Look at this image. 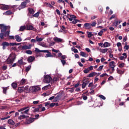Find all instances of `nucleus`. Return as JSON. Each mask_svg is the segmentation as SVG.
<instances>
[{
  "label": "nucleus",
  "instance_id": "473e14b6",
  "mask_svg": "<svg viewBox=\"0 0 129 129\" xmlns=\"http://www.w3.org/2000/svg\"><path fill=\"white\" fill-rule=\"evenodd\" d=\"M40 12H37L36 13L34 14L33 15V17H34V18H38L39 15H40Z\"/></svg>",
  "mask_w": 129,
  "mask_h": 129
},
{
  "label": "nucleus",
  "instance_id": "49530a36",
  "mask_svg": "<svg viewBox=\"0 0 129 129\" xmlns=\"http://www.w3.org/2000/svg\"><path fill=\"white\" fill-rule=\"evenodd\" d=\"M103 68V66H100L98 69H97V71H101L102 69Z\"/></svg>",
  "mask_w": 129,
  "mask_h": 129
},
{
  "label": "nucleus",
  "instance_id": "9b49d317",
  "mask_svg": "<svg viewBox=\"0 0 129 129\" xmlns=\"http://www.w3.org/2000/svg\"><path fill=\"white\" fill-rule=\"evenodd\" d=\"M109 67L112 69V71L113 72L114 71V68L115 67V62L113 61L110 62Z\"/></svg>",
  "mask_w": 129,
  "mask_h": 129
},
{
  "label": "nucleus",
  "instance_id": "de8ad7c7",
  "mask_svg": "<svg viewBox=\"0 0 129 129\" xmlns=\"http://www.w3.org/2000/svg\"><path fill=\"white\" fill-rule=\"evenodd\" d=\"M26 54H28L29 55H32V52L31 50H28L26 51Z\"/></svg>",
  "mask_w": 129,
  "mask_h": 129
},
{
  "label": "nucleus",
  "instance_id": "a878e982",
  "mask_svg": "<svg viewBox=\"0 0 129 129\" xmlns=\"http://www.w3.org/2000/svg\"><path fill=\"white\" fill-rule=\"evenodd\" d=\"M29 13L31 14V15H34L35 14V11H34V9L32 8H29L28 9Z\"/></svg>",
  "mask_w": 129,
  "mask_h": 129
},
{
  "label": "nucleus",
  "instance_id": "a211bd4d",
  "mask_svg": "<svg viewBox=\"0 0 129 129\" xmlns=\"http://www.w3.org/2000/svg\"><path fill=\"white\" fill-rule=\"evenodd\" d=\"M28 117H29V116L28 115H21L18 117V119L22 120V119H24V118H28Z\"/></svg>",
  "mask_w": 129,
  "mask_h": 129
},
{
  "label": "nucleus",
  "instance_id": "c85d7f7f",
  "mask_svg": "<svg viewBox=\"0 0 129 129\" xmlns=\"http://www.w3.org/2000/svg\"><path fill=\"white\" fill-rule=\"evenodd\" d=\"M26 29L27 30H34V27L32 25H28L26 27Z\"/></svg>",
  "mask_w": 129,
  "mask_h": 129
},
{
  "label": "nucleus",
  "instance_id": "a19ab883",
  "mask_svg": "<svg viewBox=\"0 0 129 129\" xmlns=\"http://www.w3.org/2000/svg\"><path fill=\"white\" fill-rule=\"evenodd\" d=\"M25 29H26V27L25 26H21L19 31H20L21 32H23V31H24Z\"/></svg>",
  "mask_w": 129,
  "mask_h": 129
},
{
  "label": "nucleus",
  "instance_id": "f704fd0d",
  "mask_svg": "<svg viewBox=\"0 0 129 129\" xmlns=\"http://www.w3.org/2000/svg\"><path fill=\"white\" fill-rule=\"evenodd\" d=\"M45 57L46 58H48V57H53V55H52L51 52H49L47 53V54H46Z\"/></svg>",
  "mask_w": 129,
  "mask_h": 129
},
{
  "label": "nucleus",
  "instance_id": "052dcab7",
  "mask_svg": "<svg viewBox=\"0 0 129 129\" xmlns=\"http://www.w3.org/2000/svg\"><path fill=\"white\" fill-rule=\"evenodd\" d=\"M2 69L3 70H7V69H8V66H4L2 67Z\"/></svg>",
  "mask_w": 129,
  "mask_h": 129
},
{
  "label": "nucleus",
  "instance_id": "c9c22d12",
  "mask_svg": "<svg viewBox=\"0 0 129 129\" xmlns=\"http://www.w3.org/2000/svg\"><path fill=\"white\" fill-rule=\"evenodd\" d=\"M11 8H12L14 11H17L18 9H19V6L18 5H14L12 6Z\"/></svg>",
  "mask_w": 129,
  "mask_h": 129
},
{
  "label": "nucleus",
  "instance_id": "37998d69",
  "mask_svg": "<svg viewBox=\"0 0 129 129\" xmlns=\"http://www.w3.org/2000/svg\"><path fill=\"white\" fill-rule=\"evenodd\" d=\"M18 91L19 92H23V91H24V88L20 87L18 88Z\"/></svg>",
  "mask_w": 129,
  "mask_h": 129
},
{
  "label": "nucleus",
  "instance_id": "4be33fe9",
  "mask_svg": "<svg viewBox=\"0 0 129 129\" xmlns=\"http://www.w3.org/2000/svg\"><path fill=\"white\" fill-rule=\"evenodd\" d=\"M104 48H107V47H110V43L108 42H105L103 44Z\"/></svg>",
  "mask_w": 129,
  "mask_h": 129
},
{
  "label": "nucleus",
  "instance_id": "338daca9",
  "mask_svg": "<svg viewBox=\"0 0 129 129\" xmlns=\"http://www.w3.org/2000/svg\"><path fill=\"white\" fill-rule=\"evenodd\" d=\"M124 50H128V49H129L128 45H125L124 46Z\"/></svg>",
  "mask_w": 129,
  "mask_h": 129
},
{
  "label": "nucleus",
  "instance_id": "3c124183",
  "mask_svg": "<svg viewBox=\"0 0 129 129\" xmlns=\"http://www.w3.org/2000/svg\"><path fill=\"white\" fill-rule=\"evenodd\" d=\"M30 69H31V66H29L26 68V72H28V71H30Z\"/></svg>",
  "mask_w": 129,
  "mask_h": 129
},
{
  "label": "nucleus",
  "instance_id": "79ce46f5",
  "mask_svg": "<svg viewBox=\"0 0 129 129\" xmlns=\"http://www.w3.org/2000/svg\"><path fill=\"white\" fill-rule=\"evenodd\" d=\"M2 45H5V46H10V43L7 42H4L2 43Z\"/></svg>",
  "mask_w": 129,
  "mask_h": 129
},
{
  "label": "nucleus",
  "instance_id": "4d7b16f0",
  "mask_svg": "<svg viewBox=\"0 0 129 129\" xmlns=\"http://www.w3.org/2000/svg\"><path fill=\"white\" fill-rule=\"evenodd\" d=\"M10 35V31H7L6 32L5 34V37H8V36H9Z\"/></svg>",
  "mask_w": 129,
  "mask_h": 129
},
{
  "label": "nucleus",
  "instance_id": "774afa93",
  "mask_svg": "<svg viewBox=\"0 0 129 129\" xmlns=\"http://www.w3.org/2000/svg\"><path fill=\"white\" fill-rule=\"evenodd\" d=\"M61 59H63V60H65V59L66 58H67V56H66V55H61Z\"/></svg>",
  "mask_w": 129,
  "mask_h": 129
},
{
  "label": "nucleus",
  "instance_id": "2f4dec72",
  "mask_svg": "<svg viewBox=\"0 0 129 129\" xmlns=\"http://www.w3.org/2000/svg\"><path fill=\"white\" fill-rule=\"evenodd\" d=\"M97 24V23H96V21L92 22L91 23V27H92V28H93L94 27H96Z\"/></svg>",
  "mask_w": 129,
  "mask_h": 129
},
{
  "label": "nucleus",
  "instance_id": "b1692460",
  "mask_svg": "<svg viewBox=\"0 0 129 129\" xmlns=\"http://www.w3.org/2000/svg\"><path fill=\"white\" fill-rule=\"evenodd\" d=\"M8 122L9 124H11V125H15V121L13 120L12 119H10L8 120Z\"/></svg>",
  "mask_w": 129,
  "mask_h": 129
},
{
  "label": "nucleus",
  "instance_id": "c756f323",
  "mask_svg": "<svg viewBox=\"0 0 129 129\" xmlns=\"http://www.w3.org/2000/svg\"><path fill=\"white\" fill-rule=\"evenodd\" d=\"M96 74H97V73H95V72L91 73V74H89L88 77H93V76H95Z\"/></svg>",
  "mask_w": 129,
  "mask_h": 129
},
{
  "label": "nucleus",
  "instance_id": "7c9ffc66",
  "mask_svg": "<svg viewBox=\"0 0 129 129\" xmlns=\"http://www.w3.org/2000/svg\"><path fill=\"white\" fill-rule=\"evenodd\" d=\"M36 39L37 42H42L44 40V38H39L38 36L36 37Z\"/></svg>",
  "mask_w": 129,
  "mask_h": 129
},
{
  "label": "nucleus",
  "instance_id": "f257e3e1",
  "mask_svg": "<svg viewBox=\"0 0 129 129\" xmlns=\"http://www.w3.org/2000/svg\"><path fill=\"white\" fill-rule=\"evenodd\" d=\"M16 57H17V55H16L15 54H14V53L11 54L9 57L6 60V63L7 64H12V63H14V61L16 59Z\"/></svg>",
  "mask_w": 129,
  "mask_h": 129
},
{
  "label": "nucleus",
  "instance_id": "a18cd8bd",
  "mask_svg": "<svg viewBox=\"0 0 129 129\" xmlns=\"http://www.w3.org/2000/svg\"><path fill=\"white\" fill-rule=\"evenodd\" d=\"M39 46H41L42 47H46V44L44 43V42H40L39 43Z\"/></svg>",
  "mask_w": 129,
  "mask_h": 129
},
{
  "label": "nucleus",
  "instance_id": "e433bc0d",
  "mask_svg": "<svg viewBox=\"0 0 129 129\" xmlns=\"http://www.w3.org/2000/svg\"><path fill=\"white\" fill-rule=\"evenodd\" d=\"M18 63H19L20 65H23V64H24V61H23V58L19 59L18 61Z\"/></svg>",
  "mask_w": 129,
  "mask_h": 129
},
{
  "label": "nucleus",
  "instance_id": "f3484780",
  "mask_svg": "<svg viewBox=\"0 0 129 129\" xmlns=\"http://www.w3.org/2000/svg\"><path fill=\"white\" fill-rule=\"evenodd\" d=\"M33 121H34V118H30L29 119H28L26 120L25 123L26 124H29L30 123H32V122H33Z\"/></svg>",
  "mask_w": 129,
  "mask_h": 129
},
{
  "label": "nucleus",
  "instance_id": "bb28decb",
  "mask_svg": "<svg viewBox=\"0 0 129 129\" xmlns=\"http://www.w3.org/2000/svg\"><path fill=\"white\" fill-rule=\"evenodd\" d=\"M105 31H106V29H102V30L98 33V36H102V34H103V32H105Z\"/></svg>",
  "mask_w": 129,
  "mask_h": 129
},
{
  "label": "nucleus",
  "instance_id": "ea45409f",
  "mask_svg": "<svg viewBox=\"0 0 129 129\" xmlns=\"http://www.w3.org/2000/svg\"><path fill=\"white\" fill-rule=\"evenodd\" d=\"M98 96L100 97V98H101V99H103V100H105V99H106V98H105V97L102 95H100Z\"/></svg>",
  "mask_w": 129,
  "mask_h": 129
},
{
  "label": "nucleus",
  "instance_id": "6e6552de",
  "mask_svg": "<svg viewBox=\"0 0 129 129\" xmlns=\"http://www.w3.org/2000/svg\"><path fill=\"white\" fill-rule=\"evenodd\" d=\"M27 7V2H23L21 3L20 6L18 7V10L21 11L22 9H25Z\"/></svg>",
  "mask_w": 129,
  "mask_h": 129
},
{
  "label": "nucleus",
  "instance_id": "423d86ee",
  "mask_svg": "<svg viewBox=\"0 0 129 129\" xmlns=\"http://www.w3.org/2000/svg\"><path fill=\"white\" fill-rule=\"evenodd\" d=\"M52 80V78L50 77L49 75L44 76V79L43 80L44 82L45 83H50L51 81Z\"/></svg>",
  "mask_w": 129,
  "mask_h": 129
},
{
  "label": "nucleus",
  "instance_id": "4c0bfd02",
  "mask_svg": "<svg viewBox=\"0 0 129 129\" xmlns=\"http://www.w3.org/2000/svg\"><path fill=\"white\" fill-rule=\"evenodd\" d=\"M117 73H118V74H123L124 73V71H122L120 70H117Z\"/></svg>",
  "mask_w": 129,
  "mask_h": 129
},
{
  "label": "nucleus",
  "instance_id": "0eeeda50",
  "mask_svg": "<svg viewBox=\"0 0 129 129\" xmlns=\"http://www.w3.org/2000/svg\"><path fill=\"white\" fill-rule=\"evenodd\" d=\"M24 113H25V114H28V112H29V110H30V108L29 107H25L22 108L20 109L19 110H18L19 112H21V111H24Z\"/></svg>",
  "mask_w": 129,
  "mask_h": 129
},
{
  "label": "nucleus",
  "instance_id": "f8f14e48",
  "mask_svg": "<svg viewBox=\"0 0 129 129\" xmlns=\"http://www.w3.org/2000/svg\"><path fill=\"white\" fill-rule=\"evenodd\" d=\"M84 27L85 29H87L89 30L91 29V23H86L84 24Z\"/></svg>",
  "mask_w": 129,
  "mask_h": 129
},
{
  "label": "nucleus",
  "instance_id": "9d476101",
  "mask_svg": "<svg viewBox=\"0 0 129 129\" xmlns=\"http://www.w3.org/2000/svg\"><path fill=\"white\" fill-rule=\"evenodd\" d=\"M53 41L56 42V43H63L64 41L63 40V39L57 37H54L53 38Z\"/></svg>",
  "mask_w": 129,
  "mask_h": 129
},
{
  "label": "nucleus",
  "instance_id": "1a4fd4ad",
  "mask_svg": "<svg viewBox=\"0 0 129 129\" xmlns=\"http://www.w3.org/2000/svg\"><path fill=\"white\" fill-rule=\"evenodd\" d=\"M10 8L11 7L9 5H3V4L0 5V9L1 10L7 11V10H9Z\"/></svg>",
  "mask_w": 129,
  "mask_h": 129
},
{
  "label": "nucleus",
  "instance_id": "5fc2aeb1",
  "mask_svg": "<svg viewBox=\"0 0 129 129\" xmlns=\"http://www.w3.org/2000/svg\"><path fill=\"white\" fill-rule=\"evenodd\" d=\"M45 5H46L47 7H48V8H52L53 6L51 5L49 3H45Z\"/></svg>",
  "mask_w": 129,
  "mask_h": 129
},
{
  "label": "nucleus",
  "instance_id": "58836bf2",
  "mask_svg": "<svg viewBox=\"0 0 129 129\" xmlns=\"http://www.w3.org/2000/svg\"><path fill=\"white\" fill-rule=\"evenodd\" d=\"M87 33H88V38H91V37L93 36V34H92V32H88Z\"/></svg>",
  "mask_w": 129,
  "mask_h": 129
},
{
  "label": "nucleus",
  "instance_id": "864d4df0",
  "mask_svg": "<svg viewBox=\"0 0 129 129\" xmlns=\"http://www.w3.org/2000/svg\"><path fill=\"white\" fill-rule=\"evenodd\" d=\"M84 72L85 74H87V73H89V69H86V70H84Z\"/></svg>",
  "mask_w": 129,
  "mask_h": 129
},
{
  "label": "nucleus",
  "instance_id": "f03ea898",
  "mask_svg": "<svg viewBox=\"0 0 129 129\" xmlns=\"http://www.w3.org/2000/svg\"><path fill=\"white\" fill-rule=\"evenodd\" d=\"M68 18L70 22H72H72V23L75 25V24H77L78 22H79V20H76V16L73 15H70V17H68Z\"/></svg>",
  "mask_w": 129,
  "mask_h": 129
},
{
  "label": "nucleus",
  "instance_id": "6ab92c4d",
  "mask_svg": "<svg viewBox=\"0 0 129 129\" xmlns=\"http://www.w3.org/2000/svg\"><path fill=\"white\" fill-rule=\"evenodd\" d=\"M15 39L17 42H22V38H21L19 35H16L15 36Z\"/></svg>",
  "mask_w": 129,
  "mask_h": 129
},
{
  "label": "nucleus",
  "instance_id": "2eb2a0df",
  "mask_svg": "<svg viewBox=\"0 0 129 129\" xmlns=\"http://www.w3.org/2000/svg\"><path fill=\"white\" fill-rule=\"evenodd\" d=\"M121 22H122L121 20H118V21H117V20H115V21H114V22L113 23V26H114V27H115V28H117V25H119V24H120V23H121Z\"/></svg>",
  "mask_w": 129,
  "mask_h": 129
},
{
  "label": "nucleus",
  "instance_id": "4468645a",
  "mask_svg": "<svg viewBox=\"0 0 129 129\" xmlns=\"http://www.w3.org/2000/svg\"><path fill=\"white\" fill-rule=\"evenodd\" d=\"M97 50L98 51H100V53H102V54H105L107 51H108V48H104V49H101V48H98Z\"/></svg>",
  "mask_w": 129,
  "mask_h": 129
},
{
  "label": "nucleus",
  "instance_id": "6e6d98bb",
  "mask_svg": "<svg viewBox=\"0 0 129 129\" xmlns=\"http://www.w3.org/2000/svg\"><path fill=\"white\" fill-rule=\"evenodd\" d=\"M60 61L63 66L66 64V61L65 60L61 59Z\"/></svg>",
  "mask_w": 129,
  "mask_h": 129
},
{
  "label": "nucleus",
  "instance_id": "7ed1b4c3",
  "mask_svg": "<svg viewBox=\"0 0 129 129\" xmlns=\"http://www.w3.org/2000/svg\"><path fill=\"white\" fill-rule=\"evenodd\" d=\"M88 83H89V78H86L84 79L83 80V84L82 85V88L84 89V88H85V87H86V86L87 85V84H88Z\"/></svg>",
  "mask_w": 129,
  "mask_h": 129
},
{
  "label": "nucleus",
  "instance_id": "72a5a7b5",
  "mask_svg": "<svg viewBox=\"0 0 129 129\" xmlns=\"http://www.w3.org/2000/svg\"><path fill=\"white\" fill-rule=\"evenodd\" d=\"M12 87L13 88H14V89H16V88H17L18 87V84H17L16 83H13L12 84Z\"/></svg>",
  "mask_w": 129,
  "mask_h": 129
},
{
  "label": "nucleus",
  "instance_id": "cd10ccee",
  "mask_svg": "<svg viewBox=\"0 0 129 129\" xmlns=\"http://www.w3.org/2000/svg\"><path fill=\"white\" fill-rule=\"evenodd\" d=\"M19 45H21V43H18L16 42L9 43V46H19Z\"/></svg>",
  "mask_w": 129,
  "mask_h": 129
},
{
  "label": "nucleus",
  "instance_id": "8fccbe9b",
  "mask_svg": "<svg viewBox=\"0 0 129 129\" xmlns=\"http://www.w3.org/2000/svg\"><path fill=\"white\" fill-rule=\"evenodd\" d=\"M7 90H8V88H3V93L6 94L7 93Z\"/></svg>",
  "mask_w": 129,
  "mask_h": 129
},
{
  "label": "nucleus",
  "instance_id": "603ef678",
  "mask_svg": "<svg viewBox=\"0 0 129 129\" xmlns=\"http://www.w3.org/2000/svg\"><path fill=\"white\" fill-rule=\"evenodd\" d=\"M59 97H60V96H59L58 95L55 97L54 98V101H58V100H59Z\"/></svg>",
  "mask_w": 129,
  "mask_h": 129
},
{
  "label": "nucleus",
  "instance_id": "dca6fc26",
  "mask_svg": "<svg viewBox=\"0 0 129 129\" xmlns=\"http://www.w3.org/2000/svg\"><path fill=\"white\" fill-rule=\"evenodd\" d=\"M34 60H35V56H29L27 59V61L29 63H32Z\"/></svg>",
  "mask_w": 129,
  "mask_h": 129
},
{
  "label": "nucleus",
  "instance_id": "680f3d73",
  "mask_svg": "<svg viewBox=\"0 0 129 129\" xmlns=\"http://www.w3.org/2000/svg\"><path fill=\"white\" fill-rule=\"evenodd\" d=\"M117 47H118V48H119V47H121V43L120 42H118L116 44Z\"/></svg>",
  "mask_w": 129,
  "mask_h": 129
},
{
  "label": "nucleus",
  "instance_id": "393cba45",
  "mask_svg": "<svg viewBox=\"0 0 129 129\" xmlns=\"http://www.w3.org/2000/svg\"><path fill=\"white\" fill-rule=\"evenodd\" d=\"M51 87V85L49 84L42 88V90H48Z\"/></svg>",
  "mask_w": 129,
  "mask_h": 129
},
{
  "label": "nucleus",
  "instance_id": "c03bdc74",
  "mask_svg": "<svg viewBox=\"0 0 129 129\" xmlns=\"http://www.w3.org/2000/svg\"><path fill=\"white\" fill-rule=\"evenodd\" d=\"M10 117H11V116H7V117L1 118V120H5V119H8V118H10Z\"/></svg>",
  "mask_w": 129,
  "mask_h": 129
},
{
  "label": "nucleus",
  "instance_id": "20e7f679",
  "mask_svg": "<svg viewBox=\"0 0 129 129\" xmlns=\"http://www.w3.org/2000/svg\"><path fill=\"white\" fill-rule=\"evenodd\" d=\"M41 88L37 86H34L30 88V90L31 92H37L39 91Z\"/></svg>",
  "mask_w": 129,
  "mask_h": 129
},
{
  "label": "nucleus",
  "instance_id": "39448f33",
  "mask_svg": "<svg viewBox=\"0 0 129 129\" xmlns=\"http://www.w3.org/2000/svg\"><path fill=\"white\" fill-rule=\"evenodd\" d=\"M0 27H1L2 33H5V32H6L8 29H11L10 26H7L4 24H0Z\"/></svg>",
  "mask_w": 129,
  "mask_h": 129
},
{
  "label": "nucleus",
  "instance_id": "0e129e2a",
  "mask_svg": "<svg viewBox=\"0 0 129 129\" xmlns=\"http://www.w3.org/2000/svg\"><path fill=\"white\" fill-rule=\"evenodd\" d=\"M37 111L41 112V111H40V108H35V109L34 110V112H37Z\"/></svg>",
  "mask_w": 129,
  "mask_h": 129
},
{
  "label": "nucleus",
  "instance_id": "aec40b11",
  "mask_svg": "<svg viewBox=\"0 0 129 129\" xmlns=\"http://www.w3.org/2000/svg\"><path fill=\"white\" fill-rule=\"evenodd\" d=\"M27 83V80L25 79H22L20 82V85H24V84H26Z\"/></svg>",
  "mask_w": 129,
  "mask_h": 129
},
{
  "label": "nucleus",
  "instance_id": "e2e57ef3",
  "mask_svg": "<svg viewBox=\"0 0 129 129\" xmlns=\"http://www.w3.org/2000/svg\"><path fill=\"white\" fill-rule=\"evenodd\" d=\"M0 38L1 39H4V33L2 32L0 33Z\"/></svg>",
  "mask_w": 129,
  "mask_h": 129
},
{
  "label": "nucleus",
  "instance_id": "bf43d9fd",
  "mask_svg": "<svg viewBox=\"0 0 129 129\" xmlns=\"http://www.w3.org/2000/svg\"><path fill=\"white\" fill-rule=\"evenodd\" d=\"M52 52H54V53H58L59 52V50L55 49H52L51 50Z\"/></svg>",
  "mask_w": 129,
  "mask_h": 129
},
{
  "label": "nucleus",
  "instance_id": "09e8293b",
  "mask_svg": "<svg viewBox=\"0 0 129 129\" xmlns=\"http://www.w3.org/2000/svg\"><path fill=\"white\" fill-rule=\"evenodd\" d=\"M119 68H122L124 67V63L122 62L119 64Z\"/></svg>",
  "mask_w": 129,
  "mask_h": 129
},
{
  "label": "nucleus",
  "instance_id": "412c9836",
  "mask_svg": "<svg viewBox=\"0 0 129 129\" xmlns=\"http://www.w3.org/2000/svg\"><path fill=\"white\" fill-rule=\"evenodd\" d=\"M3 15H6V16H10V15H13V12L11 11H7L3 13Z\"/></svg>",
  "mask_w": 129,
  "mask_h": 129
},
{
  "label": "nucleus",
  "instance_id": "ddd939ff",
  "mask_svg": "<svg viewBox=\"0 0 129 129\" xmlns=\"http://www.w3.org/2000/svg\"><path fill=\"white\" fill-rule=\"evenodd\" d=\"M32 48V44L29 45H24L22 47V50H29Z\"/></svg>",
  "mask_w": 129,
  "mask_h": 129
},
{
  "label": "nucleus",
  "instance_id": "13d9d810",
  "mask_svg": "<svg viewBox=\"0 0 129 129\" xmlns=\"http://www.w3.org/2000/svg\"><path fill=\"white\" fill-rule=\"evenodd\" d=\"M41 52H42V53H48V52H49V50H41Z\"/></svg>",
  "mask_w": 129,
  "mask_h": 129
},
{
  "label": "nucleus",
  "instance_id": "5701e85b",
  "mask_svg": "<svg viewBox=\"0 0 129 129\" xmlns=\"http://www.w3.org/2000/svg\"><path fill=\"white\" fill-rule=\"evenodd\" d=\"M80 55L82 57H85V58H86L87 57H88V55L86 54V53H85L83 51H81L80 52Z\"/></svg>",
  "mask_w": 129,
  "mask_h": 129
},
{
  "label": "nucleus",
  "instance_id": "69168bd1",
  "mask_svg": "<svg viewBox=\"0 0 129 129\" xmlns=\"http://www.w3.org/2000/svg\"><path fill=\"white\" fill-rule=\"evenodd\" d=\"M109 54H112V49L111 48L108 49Z\"/></svg>",
  "mask_w": 129,
  "mask_h": 129
}]
</instances>
